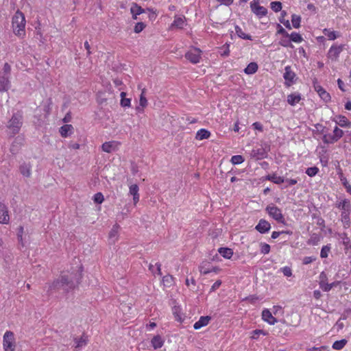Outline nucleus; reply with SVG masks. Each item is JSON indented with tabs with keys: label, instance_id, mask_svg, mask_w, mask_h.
I'll use <instances>...</instances> for the list:
<instances>
[{
	"label": "nucleus",
	"instance_id": "obj_1",
	"mask_svg": "<svg viewBox=\"0 0 351 351\" xmlns=\"http://www.w3.org/2000/svg\"><path fill=\"white\" fill-rule=\"evenodd\" d=\"M25 19L24 14L19 10L16 11L12 17V28L14 33L22 36L25 34Z\"/></svg>",
	"mask_w": 351,
	"mask_h": 351
},
{
	"label": "nucleus",
	"instance_id": "obj_2",
	"mask_svg": "<svg viewBox=\"0 0 351 351\" xmlns=\"http://www.w3.org/2000/svg\"><path fill=\"white\" fill-rule=\"evenodd\" d=\"M52 287L54 289H62L64 291H69L75 288V284L71 275H62L53 282Z\"/></svg>",
	"mask_w": 351,
	"mask_h": 351
},
{
	"label": "nucleus",
	"instance_id": "obj_3",
	"mask_svg": "<svg viewBox=\"0 0 351 351\" xmlns=\"http://www.w3.org/2000/svg\"><path fill=\"white\" fill-rule=\"evenodd\" d=\"M22 125V115L16 113L13 114L12 119L8 121V128L10 132L15 134L19 132V130Z\"/></svg>",
	"mask_w": 351,
	"mask_h": 351
},
{
	"label": "nucleus",
	"instance_id": "obj_4",
	"mask_svg": "<svg viewBox=\"0 0 351 351\" xmlns=\"http://www.w3.org/2000/svg\"><path fill=\"white\" fill-rule=\"evenodd\" d=\"M3 346L4 351H14L16 341L14 335L11 331H6L3 335Z\"/></svg>",
	"mask_w": 351,
	"mask_h": 351
},
{
	"label": "nucleus",
	"instance_id": "obj_5",
	"mask_svg": "<svg viewBox=\"0 0 351 351\" xmlns=\"http://www.w3.org/2000/svg\"><path fill=\"white\" fill-rule=\"evenodd\" d=\"M266 211L269 215L279 223H285V218L281 210L274 204L266 207Z\"/></svg>",
	"mask_w": 351,
	"mask_h": 351
},
{
	"label": "nucleus",
	"instance_id": "obj_6",
	"mask_svg": "<svg viewBox=\"0 0 351 351\" xmlns=\"http://www.w3.org/2000/svg\"><path fill=\"white\" fill-rule=\"evenodd\" d=\"M259 0H253L250 3V8L254 14L258 17L261 18L267 14V10L263 6L260 5Z\"/></svg>",
	"mask_w": 351,
	"mask_h": 351
},
{
	"label": "nucleus",
	"instance_id": "obj_7",
	"mask_svg": "<svg viewBox=\"0 0 351 351\" xmlns=\"http://www.w3.org/2000/svg\"><path fill=\"white\" fill-rule=\"evenodd\" d=\"M343 45H332L328 51V58L332 61H337L338 60L339 54L343 50Z\"/></svg>",
	"mask_w": 351,
	"mask_h": 351
},
{
	"label": "nucleus",
	"instance_id": "obj_8",
	"mask_svg": "<svg viewBox=\"0 0 351 351\" xmlns=\"http://www.w3.org/2000/svg\"><path fill=\"white\" fill-rule=\"evenodd\" d=\"M201 50L197 48H193L185 54V58L193 64L199 62L201 58Z\"/></svg>",
	"mask_w": 351,
	"mask_h": 351
},
{
	"label": "nucleus",
	"instance_id": "obj_9",
	"mask_svg": "<svg viewBox=\"0 0 351 351\" xmlns=\"http://www.w3.org/2000/svg\"><path fill=\"white\" fill-rule=\"evenodd\" d=\"M10 217L6 206L0 202V223L7 224L9 223Z\"/></svg>",
	"mask_w": 351,
	"mask_h": 351
},
{
	"label": "nucleus",
	"instance_id": "obj_10",
	"mask_svg": "<svg viewBox=\"0 0 351 351\" xmlns=\"http://www.w3.org/2000/svg\"><path fill=\"white\" fill-rule=\"evenodd\" d=\"M119 145V143L117 141H112L105 142L101 145V149L106 153H110L113 151H115L118 148Z\"/></svg>",
	"mask_w": 351,
	"mask_h": 351
},
{
	"label": "nucleus",
	"instance_id": "obj_11",
	"mask_svg": "<svg viewBox=\"0 0 351 351\" xmlns=\"http://www.w3.org/2000/svg\"><path fill=\"white\" fill-rule=\"evenodd\" d=\"M270 228V223L265 219H261L255 227V229L261 234L267 232Z\"/></svg>",
	"mask_w": 351,
	"mask_h": 351
},
{
	"label": "nucleus",
	"instance_id": "obj_12",
	"mask_svg": "<svg viewBox=\"0 0 351 351\" xmlns=\"http://www.w3.org/2000/svg\"><path fill=\"white\" fill-rule=\"evenodd\" d=\"M262 318L265 322H267L270 325H274L277 322V319L272 315V313L268 309L263 311Z\"/></svg>",
	"mask_w": 351,
	"mask_h": 351
},
{
	"label": "nucleus",
	"instance_id": "obj_13",
	"mask_svg": "<svg viewBox=\"0 0 351 351\" xmlns=\"http://www.w3.org/2000/svg\"><path fill=\"white\" fill-rule=\"evenodd\" d=\"M295 73L292 71L291 66H287L285 69V73L283 77L286 81L285 84L287 86H290L291 83L293 82V78L295 77Z\"/></svg>",
	"mask_w": 351,
	"mask_h": 351
},
{
	"label": "nucleus",
	"instance_id": "obj_14",
	"mask_svg": "<svg viewBox=\"0 0 351 351\" xmlns=\"http://www.w3.org/2000/svg\"><path fill=\"white\" fill-rule=\"evenodd\" d=\"M185 21L184 16H176L173 22L170 26V29H173L174 27L182 29L185 25Z\"/></svg>",
	"mask_w": 351,
	"mask_h": 351
},
{
	"label": "nucleus",
	"instance_id": "obj_15",
	"mask_svg": "<svg viewBox=\"0 0 351 351\" xmlns=\"http://www.w3.org/2000/svg\"><path fill=\"white\" fill-rule=\"evenodd\" d=\"M338 207L341 208L343 212L342 213V216L346 219V217L349 214V211L350 209V204L348 199H343L338 204Z\"/></svg>",
	"mask_w": 351,
	"mask_h": 351
},
{
	"label": "nucleus",
	"instance_id": "obj_16",
	"mask_svg": "<svg viewBox=\"0 0 351 351\" xmlns=\"http://www.w3.org/2000/svg\"><path fill=\"white\" fill-rule=\"evenodd\" d=\"M138 186L137 184H132L130 186L129 194L133 196L134 205L135 206L139 201Z\"/></svg>",
	"mask_w": 351,
	"mask_h": 351
},
{
	"label": "nucleus",
	"instance_id": "obj_17",
	"mask_svg": "<svg viewBox=\"0 0 351 351\" xmlns=\"http://www.w3.org/2000/svg\"><path fill=\"white\" fill-rule=\"evenodd\" d=\"M210 320V317L202 316L199 318V319L194 324V325H193L194 329L198 330V329H200L201 328L208 325Z\"/></svg>",
	"mask_w": 351,
	"mask_h": 351
},
{
	"label": "nucleus",
	"instance_id": "obj_18",
	"mask_svg": "<svg viewBox=\"0 0 351 351\" xmlns=\"http://www.w3.org/2000/svg\"><path fill=\"white\" fill-rule=\"evenodd\" d=\"M315 90L319 94V97L326 102L330 100V96L322 86H315Z\"/></svg>",
	"mask_w": 351,
	"mask_h": 351
},
{
	"label": "nucleus",
	"instance_id": "obj_19",
	"mask_svg": "<svg viewBox=\"0 0 351 351\" xmlns=\"http://www.w3.org/2000/svg\"><path fill=\"white\" fill-rule=\"evenodd\" d=\"M73 132V127L71 125L66 124L60 128V133L62 137H67Z\"/></svg>",
	"mask_w": 351,
	"mask_h": 351
},
{
	"label": "nucleus",
	"instance_id": "obj_20",
	"mask_svg": "<svg viewBox=\"0 0 351 351\" xmlns=\"http://www.w3.org/2000/svg\"><path fill=\"white\" fill-rule=\"evenodd\" d=\"M9 76L0 75V91L8 90L10 88Z\"/></svg>",
	"mask_w": 351,
	"mask_h": 351
},
{
	"label": "nucleus",
	"instance_id": "obj_21",
	"mask_svg": "<svg viewBox=\"0 0 351 351\" xmlns=\"http://www.w3.org/2000/svg\"><path fill=\"white\" fill-rule=\"evenodd\" d=\"M151 343L154 349L160 348L164 344V339L161 336L156 335L152 338Z\"/></svg>",
	"mask_w": 351,
	"mask_h": 351
},
{
	"label": "nucleus",
	"instance_id": "obj_22",
	"mask_svg": "<svg viewBox=\"0 0 351 351\" xmlns=\"http://www.w3.org/2000/svg\"><path fill=\"white\" fill-rule=\"evenodd\" d=\"M119 228V225L115 223L114 225H113L112 229L109 232L108 237L110 239L112 240L113 242L117 240Z\"/></svg>",
	"mask_w": 351,
	"mask_h": 351
},
{
	"label": "nucleus",
	"instance_id": "obj_23",
	"mask_svg": "<svg viewBox=\"0 0 351 351\" xmlns=\"http://www.w3.org/2000/svg\"><path fill=\"white\" fill-rule=\"evenodd\" d=\"M301 100V96L299 93H293L288 95L287 97V102L291 106H295L298 104Z\"/></svg>",
	"mask_w": 351,
	"mask_h": 351
},
{
	"label": "nucleus",
	"instance_id": "obj_24",
	"mask_svg": "<svg viewBox=\"0 0 351 351\" xmlns=\"http://www.w3.org/2000/svg\"><path fill=\"white\" fill-rule=\"evenodd\" d=\"M210 132L205 129H201L196 133L195 138L199 141L207 139L210 137Z\"/></svg>",
	"mask_w": 351,
	"mask_h": 351
},
{
	"label": "nucleus",
	"instance_id": "obj_25",
	"mask_svg": "<svg viewBox=\"0 0 351 351\" xmlns=\"http://www.w3.org/2000/svg\"><path fill=\"white\" fill-rule=\"evenodd\" d=\"M130 12L133 14L134 19H136V16L144 12V10L136 3H133L130 8Z\"/></svg>",
	"mask_w": 351,
	"mask_h": 351
},
{
	"label": "nucleus",
	"instance_id": "obj_26",
	"mask_svg": "<svg viewBox=\"0 0 351 351\" xmlns=\"http://www.w3.org/2000/svg\"><path fill=\"white\" fill-rule=\"evenodd\" d=\"M74 341H75V348H77V349L82 348L84 346H85L87 344V341H88L87 338L84 336L81 337L79 339L75 338L74 339Z\"/></svg>",
	"mask_w": 351,
	"mask_h": 351
},
{
	"label": "nucleus",
	"instance_id": "obj_27",
	"mask_svg": "<svg viewBox=\"0 0 351 351\" xmlns=\"http://www.w3.org/2000/svg\"><path fill=\"white\" fill-rule=\"evenodd\" d=\"M258 70V64L256 62L250 63L245 69L244 71L246 74L252 75L255 73Z\"/></svg>",
	"mask_w": 351,
	"mask_h": 351
},
{
	"label": "nucleus",
	"instance_id": "obj_28",
	"mask_svg": "<svg viewBox=\"0 0 351 351\" xmlns=\"http://www.w3.org/2000/svg\"><path fill=\"white\" fill-rule=\"evenodd\" d=\"M19 170L21 173L25 177H29L31 175V169L29 164H23L20 166Z\"/></svg>",
	"mask_w": 351,
	"mask_h": 351
},
{
	"label": "nucleus",
	"instance_id": "obj_29",
	"mask_svg": "<svg viewBox=\"0 0 351 351\" xmlns=\"http://www.w3.org/2000/svg\"><path fill=\"white\" fill-rule=\"evenodd\" d=\"M323 32L325 36H326L329 40H334L337 38L339 37V33L335 31H330L328 29H324Z\"/></svg>",
	"mask_w": 351,
	"mask_h": 351
},
{
	"label": "nucleus",
	"instance_id": "obj_30",
	"mask_svg": "<svg viewBox=\"0 0 351 351\" xmlns=\"http://www.w3.org/2000/svg\"><path fill=\"white\" fill-rule=\"evenodd\" d=\"M218 251L219 253L226 258H230L233 254L232 250L228 247H221Z\"/></svg>",
	"mask_w": 351,
	"mask_h": 351
},
{
	"label": "nucleus",
	"instance_id": "obj_31",
	"mask_svg": "<svg viewBox=\"0 0 351 351\" xmlns=\"http://www.w3.org/2000/svg\"><path fill=\"white\" fill-rule=\"evenodd\" d=\"M21 139L20 138H16L14 140V141L12 143L11 147H10V152L13 154H15L18 152V151L19 150V148L21 145Z\"/></svg>",
	"mask_w": 351,
	"mask_h": 351
},
{
	"label": "nucleus",
	"instance_id": "obj_32",
	"mask_svg": "<svg viewBox=\"0 0 351 351\" xmlns=\"http://www.w3.org/2000/svg\"><path fill=\"white\" fill-rule=\"evenodd\" d=\"M337 123L341 127L350 128L351 126V123L344 116H339L337 118Z\"/></svg>",
	"mask_w": 351,
	"mask_h": 351
},
{
	"label": "nucleus",
	"instance_id": "obj_33",
	"mask_svg": "<svg viewBox=\"0 0 351 351\" xmlns=\"http://www.w3.org/2000/svg\"><path fill=\"white\" fill-rule=\"evenodd\" d=\"M347 342V340L344 339L339 341H336L333 343L332 348L334 350H340L343 348V347L346 345Z\"/></svg>",
	"mask_w": 351,
	"mask_h": 351
},
{
	"label": "nucleus",
	"instance_id": "obj_34",
	"mask_svg": "<svg viewBox=\"0 0 351 351\" xmlns=\"http://www.w3.org/2000/svg\"><path fill=\"white\" fill-rule=\"evenodd\" d=\"M267 179L268 180H270V181L273 182L274 183L278 184H281L285 182V180L282 177L278 176L276 174L268 175L267 177Z\"/></svg>",
	"mask_w": 351,
	"mask_h": 351
},
{
	"label": "nucleus",
	"instance_id": "obj_35",
	"mask_svg": "<svg viewBox=\"0 0 351 351\" xmlns=\"http://www.w3.org/2000/svg\"><path fill=\"white\" fill-rule=\"evenodd\" d=\"M161 265L160 263H156L155 265L153 264H149V269L151 271L152 274H155L156 272L158 273V275H161V269H160Z\"/></svg>",
	"mask_w": 351,
	"mask_h": 351
},
{
	"label": "nucleus",
	"instance_id": "obj_36",
	"mask_svg": "<svg viewBox=\"0 0 351 351\" xmlns=\"http://www.w3.org/2000/svg\"><path fill=\"white\" fill-rule=\"evenodd\" d=\"M145 89L143 88L142 91H141V94L140 95V99H139V105L143 108H145L148 104L147 100L145 96Z\"/></svg>",
	"mask_w": 351,
	"mask_h": 351
},
{
	"label": "nucleus",
	"instance_id": "obj_37",
	"mask_svg": "<svg viewBox=\"0 0 351 351\" xmlns=\"http://www.w3.org/2000/svg\"><path fill=\"white\" fill-rule=\"evenodd\" d=\"M288 37L294 43H301L302 40L301 35L296 32H292L291 34H289Z\"/></svg>",
	"mask_w": 351,
	"mask_h": 351
},
{
	"label": "nucleus",
	"instance_id": "obj_38",
	"mask_svg": "<svg viewBox=\"0 0 351 351\" xmlns=\"http://www.w3.org/2000/svg\"><path fill=\"white\" fill-rule=\"evenodd\" d=\"M162 282L167 287H171L173 282V278L171 275L165 276L162 278Z\"/></svg>",
	"mask_w": 351,
	"mask_h": 351
},
{
	"label": "nucleus",
	"instance_id": "obj_39",
	"mask_svg": "<svg viewBox=\"0 0 351 351\" xmlns=\"http://www.w3.org/2000/svg\"><path fill=\"white\" fill-rule=\"evenodd\" d=\"M291 18V22L293 27L298 28L300 25L301 17L296 14H293Z\"/></svg>",
	"mask_w": 351,
	"mask_h": 351
},
{
	"label": "nucleus",
	"instance_id": "obj_40",
	"mask_svg": "<svg viewBox=\"0 0 351 351\" xmlns=\"http://www.w3.org/2000/svg\"><path fill=\"white\" fill-rule=\"evenodd\" d=\"M343 131L337 127H335L333 130V140L337 141L342 136Z\"/></svg>",
	"mask_w": 351,
	"mask_h": 351
},
{
	"label": "nucleus",
	"instance_id": "obj_41",
	"mask_svg": "<svg viewBox=\"0 0 351 351\" xmlns=\"http://www.w3.org/2000/svg\"><path fill=\"white\" fill-rule=\"evenodd\" d=\"M235 32L237 34V35L240 37V38H244V39H247V40H251V36H249V35H245L241 27H239V26H236L235 27Z\"/></svg>",
	"mask_w": 351,
	"mask_h": 351
},
{
	"label": "nucleus",
	"instance_id": "obj_42",
	"mask_svg": "<svg viewBox=\"0 0 351 351\" xmlns=\"http://www.w3.org/2000/svg\"><path fill=\"white\" fill-rule=\"evenodd\" d=\"M10 71H11V67H10V64L8 63H5L3 68V71L1 72H0V75H3V76H9L10 77Z\"/></svg>",
	"mask_w": 351,
	"mask_h": 351
},
{
	"label": "nucleus",
	"instance_id": "obj_43",
	"mask_svg": "<svg viewBox=\"0 0 351 351\" xmlns=\"http://www.w3.org/2000/svg\"><path fill=\"white\" fill-rule=\"evenodd\" d=\"M208 263H203L200 266H199V272L202 274H204V275H206L213 271H215V269L213 268V269H210V268H206V265H207Z\"/></svg>",
	"mask_w": 351,
	"mask_h": 351
},
{
	"label": "nucleus",
	"instance_id": "obj_44",
	"mask_svg": "<svg viewBox=\"0 0 351 351\" xmlns=\"http://www.w3.org/2000/svg\"><path fill=\"white\" fill-rule=\"evenodd\" d=\"M244 161V159L241 155H235L231 158V162L234 165H239L242 163Z\"/></svg>",
	"mask_w": 351,
	"mask_h": 351
},
{
	"label": "nucleus",
	"instance_id": "obj_45",
	"mask_svg": "<svg viewBox=\"0 0 351 351\" xmlns=\"http://www.w3.org/2000/svg\"><path fill=\"white\" fill-rule=\"evenodd\" d=\"M271 8L275 12H278L282 9V3L280 1H272L271 3Z\"/></svg>",
	"mask_w": 351,
	"mask_h": 351
},
{
	"label": "nucleus",
	"instance_id": "obj_46",
	"mask_svg": "<svg viewBox=\"0 0 351 351\" xmlns=\"http://www.w3.org/2000/svg\"><path fill=\"white\" fill-rule=\"evenodd\" d=\"M318 171L319 169L317 167H313L307 168V169L306 170V173L310 177H313L315 176L318 173Z\"/></svg>",
	"mask_w": 351,
	"mask_h": 351
},
{
	"label": "nucleus",
	"instance_id": "obj_47",
	"mask_svg": "<svg viewBox=\"0 0 351 351\" xmlns=\"http://www.w3.org/2000/svg\"><path fill=\"white\" fill-rule=\"evenodd\" d=\"M261 246V252L263 254H269L270 252V245L269 244L261 243L260 244Z\"/></svg>",
	"mask_w": 351,
	"mask_h": 351
},
{
	"label": "nucleus",
	"instance_id": "obj_48",
	"mask_svg": "<svg viewBox=\"0 0 351 351\" xmlns=\"http://www.w3.org/2000/svg\"><path fill=\"white\" fill-rule=\"evenodd\" d=\"M319 286L324 291H329L331 289L330 284L327 283L324 280L319 281Z\"/></svg>",
	"mask_w": 351,
	"mask_h": 351
},
{
	"label": "nucleus",
	"instance_id": "obj_49",
	"mask_svg": "<svg viewBox=\"0 0 351 351\" xmlns=\"http://www.w3.org/2000/svg\"><path fill=\"white\" fill-rule=\"evenodd\" d=\"M330 247L328 245L324 246L320 252V256L322 258H326L328 257V252H330Z\"/></svg>",
	"mask_w": 351,
	"mask_h": 351
},
{
	"label": "nucleus",
	"instance_id": "obj_50",
	"mask_svg": "<svg viewBox=\"0 0 351 351\" xmlns=\"http://www.w3.org/2000/svg\"><path fill=\"white\" fill-rule=\"evenodd\" d=\"M145 27V25L142 22H139L136 24L134 31L135 33L138 34V33L141 32Z\"/></svg>",
	"mask_w": 351,
	"mask_h": 351
},
{
	"label": "nucleus",
	"instance_id": "obj_51",
	"mask_svg": "<svg viewBox=\"0 0 351 351\" xmlns=\"http://www.w3.org/2000/svg\"><path fill=\"white\" fill-rule=\"evenodd\" d=\"M23 227L22 226H20L18 229V233H17V237H18V240L20 243V244L23 247L25 245L23 241V238H22V236H23Z\"/></svg>",
	"mask_w": 351,
	"mask_h": 351
},
{
	"label": "nucleus",
	"instance_id": "obj_52",
	"mask_svg": "<svg viewBox=\"0 0 351 351\" xmlns=\"http://www.w3.org/2000/svg\"><path fill=\"white\" fill-rule=\"evenodd\" d=\"M323 141L325 143H333L336 142V141L333 140V135L331 134H326L323 137Z\"/></svg>",
	"mask_w": 351,
	"mask_h": 351
},
{
	"label": "nucleus",
	"instance_id": "obj_53",
	"mask_svg": "<svg viewBox=\"0 0 351 351\" xmlns=\"http://www.w3.org/2000/svg\"><path fill=\"white\" fill-rule=\"evenodd\" d=\"M281 271L285 276L290 277L292 276V270L289 267H284L281 268Z\"/></svg>",
	"mask_w": 351,
	"mask_h": 351
},
{
	"label": "nucleus",
	"instance_id": "obj_54",
	"mask_svg": "<svg viewBox=\"0 0 351 351\" xmlns=\"http://www.w3.org/2000/svg\"><path fill=\"white\" fill-rule=\"evenodd\" d=\"M104 196L101 193H97L94 196V201L96 203L101 204L104 202Z\"/></svg>",
	"mask_w": 351,
	"mask_h": 351
},
{
	"label": "nucleus",
	"instance_id": "obj_55",
	"mask_svg": "<svg viewBox=\"0 0 351 351\" xmlns=\"http://www.w3.org/2000/svg\"><path fill=\"white\" fill-rule=\"evenodd\" d=\"M267 335V332H265L264 330H255L252 332V339H257L258 338V336L259 335Z\"/></svg>",
	"mask_w": 351,
	"mask_h": 351
},
{
	"label": "nucleus",
	"instance_id": "obj_56",
	"mask_svg": "<svg viewBox=\"0 0 351 351\" xmlns=\"http://www.w3.org/2000/svg\"><path fill=\"white\" fill-rule=\"evenodd\" d=\"M130 102H131L130 99L122 98L121 100V105L123 107H130Z\"/></svg>",
	"mask_w": 351,
	"mask_h": 351
},
{
	"label": "nucleus",
	"instance_id": "obj_57",
	"mask_svg": "<svg viewBox=\"0 0 351 351\" xmlns=\"http://www.w3.org/2000/svg\"><path fill=\"white\" fill-rule=\"evenodd\" d=\"M315 260V257L306 256L303 258V264L308 265V264L312 263L313 261H314Z\"/></svg>",
	"mask_w": 351,
	"mask_h": 351
},
{
	"label": "nucleus",
	"instance_id": "obj_58",
	"mask_svg": "<svg viewBox=\"0 0 351 351\" xmlns=\"http://www.w3.org/2000/svg\"><path fill=\"white\" fill-rule=\"evenodd\" d=\"M221 285V280H217L211 287L210 291H215L217 290Z\"/></svg>",
	"mask_w": 351,
	"mask_h": 351
},
{
	"label": "nucleus",
	"instance_id": "obj_59",
	"mask_svg": "<svg viewBox=\"0 0 351 351\" xmlns=\"http://www.w3.org/2000/svg\"><path fill=\"white\" fill-rule=\"evenodd\" d=\"M252 125L255 130H258L259 131H263V126L260 123L255 122L253 123Z\"/></svg>",
	"mask_w": 351,
	"mask_h": 351
},
{
	"label": "nucleus",
	"instance_id": "obj_60",
	"mask_svg": "<svg viewBox=\"0 0 351 351\" xmlns=\"http://www.w3.org/2000/svg\"><path fill=\"white\" fill-rule=\"evenodd\" d=\"M221 3H223L226 5H229L233 3L234 0H217Z\"/></svg>",
	"mask_w": 351,
	"mask_h": 351
},
{
	"label": "nucleus",
	"instance_id": "obj_61",
	"mask_svg": "<svg viewBox=\"0 0 351 351\" xmlns=\"http://www.w3.org/2000/svg\"><path fill=\"white\" fill-rule=\"evenodd\" d=\"M343 183L345 187L346 188L347 191L351 194V186L348 184L346 179H344V181L343 182Z\"/></svg>",
	"mask_w": 351,
	"mask_h": 351
},
{
	"label": "nucleus",
	"instance_id": "obj_62",
	"mask_svg": "<svg viewBox=\"0 0 351 351\" xmlns=\"http://www.w3.org/2000/svg\"><path fill=\"white\" fill-rule=\"evenodd\" d=\"M71 120V115L70 113H67L63 119L64 123H68Z\"/></svg>",
	"mask_w": 351,
	"mask_h": 351
},
{
	"label": "nucleus",
	"instance_id": "obj_63",
	"mask_svg": "<svg viewBox=\"0 0 351 351\" xmlns=\"http://www.w3.org/2000/svg\"><path fill=\"white\" fill-rule=\"evenodd\" d=\"M313 296L316 299H319L321 298V296H322V293H321L320 291H319V290L314 291Z\"/></svg>",
	"mask_w": 351,
	"mask_h": 351
},
{
	"label": "nucleus",
	"instance_id": "obj_64",
	"mask_svg": "<svg viewBox=\"0 0 351 351\" xmlns=\"http://www.w3.org/2000/svg\"><path fill=\"white\" fill-rule=\"evenodd\" d=\"M285 181L288 182L289 185H294L298 182V180L295 179H287Z\"/></svg>",
	"mask_w": 351,
	"mask_h": 351
}]
</instances>
